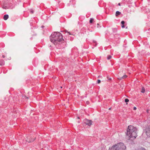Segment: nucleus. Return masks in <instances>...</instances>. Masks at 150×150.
<instances>
[{"label": "nucleus", "mask_w": 150, "mask_h": 150, "mask_svg": "<svg viewBox=\"0 0 150 150\" xmlns=\"http://www.w3.org/2000/svg\"><path fill=\"white\" fill-rule=\"evenodd\" d=\"M4 64V62L3 61L1 62V61H0V65H2Z\"/></svg>", "instance_id": "obj_14"}, {"label": "nucleus", "mask_w": 150, "mask_h": 150, "mask_svg": "<svg viewBox=\"0 0 150 150\" xmlns=\"http://www.w3.org/2000/svg\"><path fill=\"white\" fill-rule=\"evenodd\" d=\"M60 88H62V87L61 86V87H60Z\"/></svg>", "instance_id": "obj_27"}, {"label": "nucleus", "mask_w": 150, "mask_h": 150, "mask_svg": "<svg viewBox=\"0 0 150 150\" xmlns=\"http://www.w3.org/2000/svg\"><path fill=\"white\" fill-rule=\"evenodd\" d=\"M84 122L86 124V125L89 126L92 124V121L91 120H89L87 119H86L84 120Z\"/></svg>", "instance_id": "obj_5"}, {"label": "nucleus", "mask_w": 150, "mask_h": 150, "mask_svg": "<svg viewBox=\"0 0 150 150\" xmlns=\"http://www.w3.org/2000/svg\"><path fill=\"white\" fill-rule=\"evenodd\" d=\"M129 101V99H128L126 98V99H125V102L127 103V102H128Z\"/></svg>", "instance_id": "obj_15"}, {"label": "nucleus", "mask_w": 150, "mask_h": 150, "mask_svg": "<svg viewBox=\"0 0 150 150\" xmlns=\"http://www.w3.org/2000/svg\"><path fill=\"white\" fill-rule=\"evenodd\" d=\"M127 77V76L126 75H124L122 77H120V74H119V75H118V79L120 80H121L122 79H124L125 78Z\"/></svg>", "instance_id": "obj_6"}, {"label": "nucleus", "mask_w": 150, "mask_h": 150, "mask_svg": "<svg viewBox=\"0 0 150 150\" xmlns=\"http://www.w3.org/2000/svg\"><path fill=\"white\" fill-rule=\"evenodd\" d=\"M136 108L135 107H134V110H136Z\"/></svg>", "instance_id": "obj_20"}, {"label": "nucleus", "mask_w": 150, "mask_h": 150, "mask_svg": "<svg viewBox=\"0 0 150 150\" xmlns=\"http://www.w3.org/2000/svg\"><path fill=\"white\" fill-rule=\"evenodd\" d=\"M125 23V22L124 21H122L121 22V23L122 24L121 27L122 28H124L125 27V26L124 25Z\"/></svg>", "instance_id": "obj_9"}, {"label": "nucleus", "mask_w": 150, "mask_h": 150, "mask_svg": "<svg viewBox=\"0 0 150 150\" xmlns=\"http://www.w3.org/2000/svg\"><path fill=\"white\" fill-rule=\"evenodd\" d=\"M145 92V90L144 88V87H142V90L141 91V92L142 93H144Z\"/></svg>", "instance_id": "obj_11"}, {"label": "nucleus", "mask_w": 150, "mask_h": 150, "mask_svg": "<svg viewBox=\"0 0 150 150\" xmlns=\"http://www.w3.org/2000/svg\"><path fill=\"white\" fill-rule=\"evenodd\" d=\"M111 57H112L111 56H110V55H109L108 56L107 59L108 60H109L111 58Z\"/></svg>", "instance_id": "obj_13"}, {"label": "nucleus", "mask_w": 150, "mask_h": 150, "mask_svg": "<svg viewBox=\"0 0 150 150\" xmlns=\"http://www.w3.org/2000/svg\"><path fill=\"white\" fill-rule=\"evenodd\" d=\"M121 14V12L119 11H117L115 13V16L117 17Z\"/></svg>", "instance_id": "obj_10"}, {"label": "nucleus", "mask_w": 150, "mask_h": 150, "mask_svg": "<svg viewBox=\"0 0 150 150\" xmlns=\"http://www.w3.org/2000/svg\"><path fill=\"white\" fill-rule=\"evenodd\" d=\"M6 7H6V6L4 7H3V8H5V9H6Z\"/></svg>", "instance_id": "obj_21"}, {"label": "nucleus", "mask_w": 150, "mask_h": 150, "mask_svg": "<svg viewBox=\"0 0 150 150\" xmlns=\"http://www.w3.org/2000/svg\"><path fill=\"white\" fill-rule=\"evenodd\" d=\"M127 28V27H126V28Z\"/></svg>", "instance_id": "obj_29"}, {"label": "nucleus", "mask_w": 150, "mask_h": 150, "mask_svg": "<svg viewBox=\"0 0 150 150\" xmlns=\"http://www.w3.org/2000/svg\"><path fill=\"white\" fill-rule=\"evenodd\" d=\"M111 109V108H109V110H110Z\"/></svg>", "instance_id": "obj_26"}, {"label": "nucleus", "mask_w": 150, "mask_h": 150, "mask_svg": "<svg viewBox=\"0 0 150 150\" xmlns=\"http://www.w3.org/2000/svg\"><path fill=\"white\" fill-rule=\"evenodd\" d=\"M8 18V15H5L4 16V19L6 20Z\"/></svg>", "instance_id": "obj_8"}, {"label": "nucleus", "mask_w": 150, "mask_h": 150, "mask_svg": "<svg viewBox=\"0 0 150 150\" xmlns=\"http://www.w3.org/2000/svg\"><path fill=\"white\" fill-rule=\"evenodd\" d=\"M140 150H146L144 148H142Z\"/></svg>", "instance_id": "obj_18"}, {"label": "nucleus", "mask_w": 150, "mask_h": 150, "mask_svg": "<svg viewBox=\"0 0 150 150\" xmlns=\"http://www.w3.org/2000/svg\"><path fill=\"white\" fill-rule=\"evenodd\" d=\"M51 42L54 45L60 44L63 41L62 36L59 32H54L50 38Z\"/></svg>", "instance_id": "obj_1"}, {"label": "nucleus", "mask_w": 150, "mask_h": 150, "mask_svg": "<svg viewBox=\"0 0 150 150\" xmlns=\"http://www.w3.org/2000/svg\"><path fill=\"white\" fill-rule=\"evenodd\" d=\"M126 146L122 143H119L113 146L110 150H125Z\"/></svg>", "instance_id": "obj_3"}, {"label": "nucleus", "mask_w": 150, "mask_h": 150, "mask_svg": "<svg viewBox=\"0 0 150 150\" xmlns=\"http://www.w3.org/2000/svg\"><path fill=\"white\" fill-rule=\"evenodd\" d=\"M23 97L24 99H25H25H28V98L27 97H26L25 96H23Z\"/></svg>", "instance_id": "obj_16"}, {"label": "nucleus", "mask_w": 150, "mask_h": 150, "mask_svg": "<svg viewBox=\"0 0 150 150\" xmlns=\"http://www.w3.org/2000/svg\"><path fill=\"white\" fill-rule=\"evenodd\" d=\"M78 119H79V117H78Z\"/></svg>", "instance_id": "obj_28"}, {"label": "nucleus", "mask_w": 150, "mask_h": 150, "mask_svg": "<svg viewBox=\"0 0 150 150\" xmlns=\"http://www.w3.org/2000/svg\"><path fill=\"white\" fill-rule=\"evenodd\" d=\"M97 28H99L98 26H99V24H98V23H97Z\"/></svg>", "instance_id": "obj_19"}, {"label": "nucleus", "mask_w": 150, "mask_h": 150, "mask_svg": "<svg viewBox=\"0 0 150 150\" xmlns=\"http://www.w3.org/2000/svg\"><path fill=\"white\" fill-rule=\"evenodd\" d=\"M146 134L148 136H150V128H149L147 129Z\"/></svg>", "instance_id": "obj_7"}, {"label": "nucleus", "mask_w": 150, "mask_h": 150, "mask_svg": "<svg viewBox=\"0 0 150 150\" xmlns=\"http://www.w3.org/2000/svg\"><path fill=\"white\" fill-rule=\"evenodd\" d=\"M137 129L133 126H129L127 129V135L129 139L133 140L135 139L137 136Z\"/></svg>", "instance_id": "obj_2"}, {"label": "nucleus", "mask_w": 150, "mask_h": 150, "mask_svg": "<svg viewBox=\"0 0 150 150\" xmlns=\"http://www.w3.org/2000/svg\"><path fill=\"white\" fill-rule=\"evenodd\" d=\"M35 139V137L31 136L27 139L26 141L28 142H31L34 141Z\"/></svg>", "instance_id": "obj_4"}, {"label": "nucleus", "mask_w": 150, "mask_h": 150, "mask_svg": "<svg viewBox=\"0 0 150 150\" xmlns=\"http://www.w3.org/2000/svg\"><path fill=\"white\" fill-rule=\"evenodd\" d=\"M2 57H3V58H4L5 57V56L4 55H3L2 56Z\"/></svg>", "instance_id": "obj_22"}, {"label": "nucleus", "mask_w": 150, "mask_h": 150, "mask_svg": "<svg viewBox=\"0 0 150 150\" xmlns=\"http://www.w3.org/2000/svg\"><path fill=\"white\" fill-rule=\"evenodd\" d=\"M68 33H69V35H71L70 33L69 32H67Z\"/></svg>", "instance_id": "obj_23"}, {"label": "nucleus", "mask_w": 150, "mask_h": 150, "mask_svg": "<svg viewBox=\"0 0 150 150\" xmlns=\"http://www.w3.org/2000/svg\"><path fill=\"white\" fill-rule=\"evenodd\" d=\"M100 82V80H98V83H99Z\"/></svg>", "instance_id": "obj_17"}, {"label": "nucleus", "mask_w": 150, "mask_h": 150, "mask_svg": "<svg viewBox=\"0 0 150 150\" xmlns=\"http://www.w3.org/2000/svg\"><path fill=\"white\" fill-rule=\"evenodd\" d=\"M118 5L120 6V3H119Z\"/></svg>", "instance_id": "obj_25"}, {"label": "nucleus", "mask_w": 150, "mask_h": 150, "mask_svg": "<svg viewBox=\"0 0 150 150\" xmlns=\"http://www.w3.org/2000/svg\"><path fill=\"white\" fill-rule=\"evenodd\" d=\"M78 123H80V122H79V121H78Z\"/></svg>", "instance_id": "obj_24"}, {"label": "nucleus", "mask_w": 150, "mask_h": 150, "mask_svg": "<svg viewBox=\"0 0 150 150\" xmlns=\"http://www.w3.org/2000/svg\"><path fill=\"white\" fill-rule=\"evenodd\" d=\"M93 21V18H91L89 22L90 23H92Z\"/></svg>", "instance_id": "obj_12"}]
</instances>
